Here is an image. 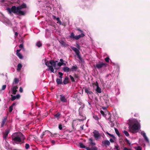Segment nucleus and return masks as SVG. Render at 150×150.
<instances>
[{"label": "nucleus", "mask_w": 150, "mask_h": 150, "mask_svg": "<svg viewBox=\"0 0 150 150\" xmlns=\"http://www.w3.org/2000/svg\"><path fill=\"white\" fill-rule=\"evenodd\" d=\"M21 50V49H19V50H17L16 54L19 53V52H20Z\"/></svg>", "instance_id": "nucleus-59"}, {"label": "nucleus", "mask_w": 150, "mask_h": 150, "mask_svg": "<svg viewBox=\"0 0 150 150\" xmlns=\"http://www.w3.org/2000/svg\"><path fill=\"white\" fill-rule=\"evenodd\" d=\"M93 136L95 138L98 139L100 137V134L99 132L97 130H95L93 132Z\"/></svg>", "instance_id": "nucleus-10"}, {"label": "nucleus", "mask_w": 150, "mask_h": 150, "mask_svg": "<svg viewBox=\"0 0 150 150\" xmlns=\"http://www.w3.org/2000/svg\"><path fill=\"white\" fill-rule=\"evenodd\" d=\"M57 61L51 60L49 62L47 61L45 62V65L48 67L49 69L52 72L54 73V67L55 69L56 67V62Z\"/></svg>", "instance_id": "nucleus-4"}, {"label": "nucleus", "mask_w": 150, "mask_h": 150, "mask_svg": "<svg viewBox=\"0 0 150 150\" xmlns=\"http://www.w3.org/2000/svg\"><path fill=\"white\" fill-rule=\"evenodd\" d=\"M110 141L111 142H114L113 140L112 139H110Z\"/></svg>", "instance_id": "nucleus-64"}, {"label": "nucleus", "mask_w": 150, "mask_h": 150, "mask_svg": "<svg viewBox=\"0 0 150 150\" xmlns=\"http://www.w3.org/2000/svg\"><path fill=\"white\" fill-rule=\"evenodd\" d=\"M63 83L64 85L67 84L69 83V78L68 77L66 76L65 78Z\"/></svg>", "instance_id": "nucleus-17"}, {"label": "nucleus", "mask_w": 150, "mask_h": 150, "mask_svg": "<svg viewBox=\"0 0 150 150\" xmlns=\"http://www.w3.org/2000/svg\"><path fill=\"white\" fill-rule=\"evenodd\" d=\"M42 45V43L40 42H38V47H40Z\"/></svg>", "instance_id": "nucleus-48"}, {"label": "nucleus", "mask_w": 150, "mask_h": 150, "mask_svg": "<svg viewBox=\"0 0 150 150\" xmlns=\"http://www.w3.org/2000/svg\"><path fill=\"white\" fill-rule=\"evenodd\" d=\"M85 36V35L83 33H81V34L75 36L73 32L71 33L69 37L74 40H78L80 38H82Z\"/></svg>", "instance_id": "nucleus-5"}, {"label": "nucleus", "mask_w": 150, "mask_h": 150, "mask_svg": "<svg viewBox=\"0 0 150 150\" xmlns=\"http://www.w3.org/2000/svg\"><path fill=\"white\" fill-rule=\"evenodd\" d=\"M110 144V142L108 140H105L103 141L102 142V146H105L107 147V146H109Z\"/></svg>", "instance_id": "nucleus-9"}, {"label": "nucleus", "mask_w": 150, "mask_h": 150, "mask_svg": "<svg viewBox=\"0 0 150 150\" xmlns=\"http://www.w3.org/2000/svg\"><path fill=\"white\" fill-rule=\"evenodd\" d=\"M83 125L81 126H80V128L82 130H83Z\"/></svg>", "instance_id": "nucleus-63"}, {"label": "nucleus", "mask_w": 150, "mask_h": 150, "mask_svg": "<svg viewBox=\"0 0 150 150\" xmlns=\"http://www.w3.org/2000/svg\"><path fill=\"white\" fill-rule=\"evenodd\" d=\"M6 87V85H4L2 86L1 88L0 89V93H2V91L5 90Z\"/></svg>", "instance_id": "nucleus-23"}, {"label": "nucleus", "mask_w": 150, "mask_h": 150, "mask_svg": "<svg viewBox=\"0 0 150 150\" xmlns=\"http://www.w3.org/2000/svg\"><path fill=\"white\" fill-rule=\"evenodd\" d=\"M18 89V87L17 85H12L11 88V90L12 93L13 94H16L17 91V89Z\"/></svg>", "instance_id": "nucleus-7"}, {"label": "nucleus", "mask_w": 150, "mask_h": 150, "mask_svg": "<svg viewBox=\"0 0 150 150\" xmlns=\"http://www.w3.org/2000/svg\"><path fill=\"white\" fill-rule=\"evenodd\" d=\"M19 91L21 93H22L23 92V89L21 87H20L19 88Z\"/></svg>", "instance_id": "nucleus-51"}, {"label": "nucleus", "mask_w": 150, "mask_h": 150, "mask_svg": "<svg viewBox=\"0 0 150 150\" xmlns=\"http://www.w3.org/2000/svg\"><path fill=\"white\" fill-rule=\"evenodd\" d=\"M63 70L64 72L67 73L70 71V69L67 67H64L63 68Z\"/></svg>", "instance_id": "nucleus-18"}, {"label": "nucleus", "mask_w": 150, "mask_h": 150, "mask_svg": "<svg viewBox=\"0 0 150 150\" xmlns=\"http://www.w3.org/2000/svg\"><path fill=\"white\" fill-rule=\"evenodd\" d=\"M16 99H19L20 97V95L19 94H17L16 96Z\"/></svg>", "instance_id": "nucleus-45"}, {"label": "nucleus", "mask_w": 150, "mask_h": 150, "mask_svg": "<svg viewBox=\"0 0 150 150\" xmlns=\"http://www.w3.org/2000/svg\"><path fill=\"white\" fill-rule=\"evenodd\" d=\"M107 134L108 135H109L111 137H113V138H115V137H114V136L113 134H110V133H108V132H107Z\"/></svg>", "instance_id": "nucleus-42"}, {"label": "nucleus", "mask_w": 150, "mask_h": 150, "mask_svg": "<svg viewBox=\"0 0 150 150\" xmlns=\"http://www.w3.org/2000/svg\"><path fill=\"white\" fill-rule=\"evenodd\" d=\"M89 140L90 141V142L89 143L90 145L89 147H91L93 146H95V145H96V143L93 142L92 138H90Z\"/></svg>", "instance_id": "nucleus-15"}, {"label": "nucleus", "mask_w": 150, "mask_h": 150, "mask_svg": "<svg viewBox=\"0 0 150 150\" xmlns=\"http://www.w3.org/2000/svg\"><path fill=\"white\" fill-rule=\"evenodd\" d=\"M16 55L20 59H22L23 58V56L20 53L17 54Z\"/></svg>", "instance_id": "nucleus-28"}, {"label": "nucleus", "mask_w": 150, "mask_h": 150, "mask_svg": "<svg viewBox=\"0 0 150 150\" xmlns=\"http://www.w3.org/2000/svg\"><path fill=\"white\" fill-rule=\"evenodd\" d=\"M44 133H45V134H52V133L50 132L49 131H48V130H47V131H46L45 132H44Z\"/></svg>", "instance_id": "nucleus-47"}, {"label": "nucleus", "mask_w": 150, "mask_h": 150, "mask_svg": "<svg viewBox=\"0 0 150 150\" xmlns=\"http://www.w3.org/2000/svg\"><path fill=\"white\" fill-rule=\"evenodd\" d=\"M59 129L60 130H62V125L61 124H59Z\"/></svg>", "instance_id": "nucleus-46"}, {"label": "nucleus", "mask_w": 150, "mask_h": 150, "mask_svg": "<svg viewBox=\"0 0 150 150\" xmlns=\"http://www.w3.org/2000/svg\"><path fill=\"white\" fill-rule=\"evenodd\" d=\"M95 85L96 86L97 88L96 90V91L98 93H101V89L99 87L97 81L95 83Z\"/></svg>", "instance_id": "nucleus-12"}, {"label": "nucleus", "mask_w": 150, "mask_h": 150, "mask_svg": "<svg viewBox=\"0 0 150 150\" xmlns=\"http://www.w3.org/2000/svg\"><path fill=\"white\" fill-rule=\"evenodd\" d=\"M9 133V130H7L5 131V132L3 133V138L4 139H6V138L8 134Z\"/></svg>", "instance_id": "nucleus-13"}, {"label": "nucleus", "mask_w": 150, "mask_h": 150, "mask_svg": "<svg viewBox=\"0 0 150 150\" xmlns=\"http://www.w3.org/2000/svg\"><path fill=\"white\" fill-rule=\"evenodd\" d=\"M6 119L7 117H4L2 120V123L1 125V127H3L4 126L6 121Z\"/></svg>", "instance_id": "nucleus-21"}, {"label": "nucleus", "mask_w": 150, "mask_h": 150, "mask_svg": "<svg viewBox=\"0 0 150 150\" xmlns=\"http://www.w3.org/2000/svg\"><path fill=\"white\" fill-rule=\"evenodd\" d=\"M76 55L77 56L78 58L79 59L81 60V57L80 55V54H77Z\"/></svg>", "instance_id": "nucleus-50"}, {"label": "nucleus", "mask_w": 150, "mask_h": 150, "mask_svg": "<svg viewBox=\"0 0 150 150\" xmlns=\"http://www.w3.org/2000/svg\"><path fill=\"white\" fill-rule=\"evenodd\" d=\"M22 67V65L21 64H19L17 66V70L19 71L21 69Z\"/></svg>", "instance_id": "nucleus-26"}, {"label": "nucleus", "mask_w": 150, "mask_h": 150, "mask_svg": "<svg viewBox=\"0 0 150 150\" xmlns=\"http://www.w3.org/2000/svg\"><path fill=\"white\" fill-rule=\"evenodd\" d=\"M30 147L29 145L28 144H25V148L26 149H28Z\"/></svg>", "instance_id": "nucleus-40"}, {"label": "nucleus", "mask_w": 150, "mask_h": 150, "mask_svg": "<svg viewBox=\"0 0 150 150\" xmlns=\"http://www.w3.org/2000/svg\"><path fill=\"white\" fill-rule=\"evenodd\" d=\"M123 150H132L131 149H128L126 147H124Z\"/></svg>", "instance_id": "nucleus-54"}, {"label": "nucleus", "mask_w": 150, "mask_h": 150, "mask_svg": "<svg viewBox=\"0 0 150 150\" xmlns=\"http://www.w3.org/2000/svg\"><path fill=\"white\" fill-rule=\"evenodd\" d=\"M17 99L16 96L11 95V100L12 101H13L15 99Z\"/></svg>", "instance_id": "nucleus-31"}, {"label": "nucleus", "mask_w": 150, "mask_h": 150, "mask_svg": "<svg viewBox=\"0 0 150 150\" xmlns=\"http://www.w3.org/2000/svg\"><path fill=\"white\" fill-rule=\"evenodd\" d=\"M79 146L81 148H85L87 150H97L98 148L95 146H93L91 147H86L83 143H79Z\"/></svg>", "instance_id": "nucleus-6"}, {"label": "nucleus", "mask_w": 150, "mask_h": 150, "mask_svg": "<svg viewBox=\"0 0 150 150\" xmlns=\"http://www.w3.org/2000/svg\"><path fill=\"white\" fill-rule=\"evenodd\" d=\"M19 81L18 79L16 78H15L13 80V81L12 84V85H17V84L19 82Z\"/></svg>", "instance_id": "nucleus-16"}, {"label": "nucleus", "mask_w": 150, "mask_h": 150, "mask_svg": "<svg viewBox=\"0 0 150 150\" xmlns=\"http://www.w3.org/2000/svg\"><path fill=\"white\" fill-rule=\"evenodd\" d=\"M128 124L129 125L128 128L130 132L133 133L135 132L134 131L138 130L140 126V125L139 124L138 122L137 123L134 124L133 121L131 120H129Z\"/></svg>", "instance_id": "nucleus-3"}, {"label": "nucleus", "mask_w": 150, "mask_h": 150, "mask_svg": "<svg viewBox=\"0 0 150 150\" xmlns=\"http://www.w3.org/2000/svg\"><path fill=\"white\" fill-rule=\"evenodd\" d=\"M78 68L76 65L72 66L70 69V71H76L78 69Z\"/></svg>", "instance_id": "nucleus-19"}, {"label": "nucleus", "mask_w": 150, "mask_h": 150, "mask_svg": "<svg viewBox=\"0 0 150 150\" xmlns=\"http://www.w3.org/2000/svg\"><path fill=\"white\" fill-rule=\"evenodd\" d=\"M60 61L61 62H64V61L62 59H60Z\"/></svg>", "instance_id": "nucleus-61"}, {"label": "nucleus", "mask_w": 150, "mask_h": 150, "mask_svg": "<svg viewBox=\"0 0 150 150\" xmlns=\"http://www.w3.org/2000/svg\"><path fill=\"white\" fill-rule=\"evenodd\" d=\"M69 76L70 78V79L71 80V81L72 82H75V80L74 78V77L71 75H70Z\"/></svg>", "instance_id": "nucleus-34"}, {"label": "nucleus", "mask_w": 150, "mask_h": 150, "mask_svg": "<svg viewBox=\"0 0 150 150\" xmlns=\"http://www.w3.org/2000/svg\"><path fill=\"white\" fill-rule=\"evenodd\" d=\"M135 149L136 150H142V148L139 146L135 147Z\"/></svg>", "instance_id": "nucleus-35"}, {"label": "nucleus", "mask_w": 150, "mask_h": 150, "mask_svg": "<svg viewBox=\"0 0 150 150\" xmlns=\"http://www.w3.org/2000/svg\"><path fill=\"white\" fill-rule=\"evenodd\" d=\"M61 43L62 45L64 47H66L67 46V45L64 41H62L61 42Z\"/></svg>", "instance_id": "nucleus-33"}, {"label": "nucleus", "mask_w": 150, "mask_h": 150, "mask_svg": "<svg viewBox=\"0 0 150 150\" xmlns=\"http://www.w3.org/2000/svg\"><path fill=\"white\" fill-rule=\"evenodd\" d=\"M60 100L61 101L63 102H67V99L65 98V97L63 95H60Z\"/></svg>", "instance_id": "nucleus-14"}, {"label": "nucleus", "mask_w": 150, "mask_h": 150, "mask_svg": "<svg viewBox=\"0 0 150 150\" xmlns=\"http://www.w3.org/2000/svg\"><path fill=\"white\" fill-rule=\"evenodd\" d=\"M123 132L126 136L128 137L129 136V133L127 131L124 130L123 131Z\"/></svg>", "instance_id": "nucleus-30"}, {"label": "nucleus", "mask_w": 150, "mask_h": 150, "mask_svg": "<svg viewBox=\"0 0 150 150\" xmlns=\"http://www.w3.org/2000/svg\"><path fill=\"white\" fill-rule=\"evenodd\" d=\"M110 59L109 57H107L105 58V60L106 62H109Z\"/></svg>", "instance_id": "nucleus-41"}, {"label": "nucleus", "mask_w": 150, "mask_h": 150, "mask_svg": "<svg viewBox=\"0 0 150 150\" xmlns=\"http://www.w3.org/2000/svg\"><path fill=\"white\" fill-rule=\"evenodd\" d=\"M104 101L106 104H107V102H108V100H107L106 99L105 100L104 99Z\"/></svg>", "instance_id": "nucleus-60"}, {"label": "nucleus", "mask_w": 150, "mask_h": 150, "mask_svg": "<svg viewBox=\"0 0 150 150\" xmlns=\"http://www.w3.org/2000/svg\"><path fill=\"white\" fill-rule=\"evenodd\" d=\"M15 103H13L10 106L9 109V112H11L13 109V106L15 105Z\"/></svg>", "instance_id": "nucleus-24"}, {"label": "nucleus", "mask_w": 150, "mask_h": 150, "mask_svg": "<svg viewBox=\"0 0 150 150\" xmlns=\"http://www.w3.org/2000/svg\"><path fill=\"white\" fill-rule=\"evenodd\" d=\"M26 7V4L23 3L17 7L15 6H13L11 8H8L6 9V10L10 14L13 12L19 15H24L26 13V12L25 11H22L21 10Z\"/></svg>", "instance_id": "nucleus-1"}, {"label": "nucleus", "mask_w": 150, "mask_h": 150, "mask_svg": "<svg viewBox=\"0 0 150 150\" xmlns=\"http://www.w3.org/2000/svg\"><path fill=\"white\" fill-rule=\"evenodd\" d=\"M19 47L20 48H23V44H21L19 45Z\"/></svg>", "instance_id": "nucleus-55"}, {"label": "nucleus", "mask_w": 150, "mask_h": 150, "mask_svg": "<svg viewBox=\"0 0 150 150\" xmlns=\"http://www.w3.org/2000/svg\"><path fill=\"white\" fill-rule=\"evenodd\" d=\"M74 77L75 78H78L79 77V76L78 75L75 74L74 75Z\"/></svg>", "instance_id": "nucleus-53"}, {"label": "nucleus", "mask_w": 150, "mask_h": 150, "mask_svg": "<svg viewBox=\"0 0 150 150\" xmlns=\"http://www.w3.org/2000/svg\"><path fill=\"white\" fill-rule=\"evenodd\" d=\"M57 65L58 66L61 67L63 65H65L66 64L63 62H59L58 63Z\"/></svg>", "instance_id": "nucleus-32"}, {"label": "nucleus", "mask_w": 150, "mask_h": 150, "mask_svg": "<svg viewBox=\"0 0 150 150\" xmlns=\"http://www.w3.org/2000/svg\"><path fill=\"white\" fill-rule=\"evenodd\" d=\"M144 138L145 140L146 141V142H147L148 143L149 142V140L148 139V138L146 136L144 137Z\"/></svg>", "instance_id": "nucleus-43"}, {"label": "nucleus", "mask_w": 150, "mask_h": 150, "mask_svg": "<svg viewBox=\"0 0 150 150\" xmlns=\"http://www.w3.org/2000/svg\"><path fill=\"white\" fill-rule=\"evenodd\" d=\"M93 117L96 120H98L99 119L97 115H95L93 116Z\"/></svg>", "instance_id": "nucleus-44"}, {"label": "nucleus", "mask_w": 150, "mask_h": 150, "mask_svg": "<svg viewBox=\"0 0 150 150\" xmlns=\"http://www.w3.org/2000/svg\"><path fill=\"white\" fill-rule=\"evenodd\" d=\"M115 133H116V134L119 136V137H120V133L119 132V131L117 130V129L116 128H115Z\"/></svg>", "instance_id": "nucleus-27"}, {"label": "nucleus", "mask_w": 150, "mask_h": 150, "mask_svg": "<svg viewBox=\"0 0 150 150\" xmlns=\"http://www.w3.org/2000/svg\"><path fill=\"white\" fill-rule=\"evenodd\" d=\"M57 84L58 85L62 84L63 82H62V79L57 78L56 80Z\"/></svg>", "instance_id": "nucleus-22"}, {"label": "nucleus", "mask_w": 150, "mask_h": 150, "mask_svg": "<svg viewBox=\"0 0 150 150\" xmlns=\"http://www.w3.org/2000/svg\"><path fill=\"white\" fill-rule=\"evenodd\" d=\"M100 113L104 117H105L106 115L105 114V113L103 111L101 110L100 111Z\"/></svg>", "instance_id": "nucleus-37"}, {"label": "nucleus", "mask_w": 150, "mask_h": 150, "mask_svg": "<svg viewBox=\"0 0 150 150\" xmlns=\"http://www.w3.org/2000/svg\"><path fill=\"white\" fill-rule=\"evenodd\" d=\"M115 148L116 149H117V150L120 149V148L118 145L115 146Z\"/></svg>", "instance_id": "nucleus-52"}, {"label": "nucleus", "mask_w": 150, "mask_h": 150, "mask_svg": "<svg viewBox=\"0 0 150 150\" xmlns=\"http://www.w3.org/2000/svg\"><path fill=\"white\" fill-rule=\"evenodd\" d=\"M85 92L90 95L93 96V93L91 91H90L89 88H86L84 89Z\"/></svg>", "instance_id": "nucleus-11"}, {"label": "nucleus", "mask_w": 150, "mask_h": 150, "mask_svg": "<svg viewBox=\"0 0 150 150\" xmlns=\"http://www.w3.org/2000/svg\"><path fill=\"white\" fill-rule=\"evenodd\" d=\"M77 30L79 31H80L81 33H82L83 32V31L81 30L79 28H78Z\"/></svg>", "instance_id": "nucleus-57"}, {"label": "nucleus", "mask_w": 150, "mask_h": 150, "mask_svg": "<svg viewBox=\"0 0 150 150\" xmlns=\"http://www.w3.org/2000/svg\"><path fill=\"white\" fill-rule=\"evenodd\" d=\"M71 49L75 52L76 55L77 54H80V52L79 50L76 48L73 47L71 48Z\"/></svg>", "instance_id": "nucleus-20"}, {"label": "nucleus", "mask_w": 150, "mask_h": 150, "mask_svg": "<svg viewBox=\"0 0 150 150\" xmlns=\"http://www.w3.org/2000/svg\"><path fill=\"white\" fill-rule=\"evenodd\" d=\"M106 66V64L105 63H100L99 64H96V67L98 69H100L103 67H105Z\"/></svg>", "instance_id": "nucleus-8"}, {"label": "nucleus", "mask_w": 150, "mask_h": 150, "mask_svg": "<svg viewBox=\"0 0 150 150\" xmlns=\"http://www.w3.org/2000/svg\"><path fill=\"white\" fill-rule=\"evenodd\" d=\"M108 115H109V117L108 118V120L110 122L112 123V121H114V120H112V119L111 118V115L110 112L109 113Z\"/></svg>", "instance_id": "nucleus-25"}, {"label": "nucleus", "mask_w": 150, "mask_h": 150, "mask_svg": "<svg viewBox=\"0 0 150 150\" xmlns=\"http://www.w3.org/2000/svg\"><path fill=\"white\" fill-rule=\"evenodd\" d=\"M61 115V114L60 112H58L56 114H55L54 115V117L56 118H59L60 115Z\"/></svg>", "instance_id": "nucleus-29"}, {"label": "nucleus", "mask_w": 150, "mask_h": 150, "mask_svg": "<svg viewBox=\"0 0 150 150\" xmlns=\"http://www.w3.org/2000/svg\"><path fill=\"white\" fill-rule=\"evenodd\" d=\"M85 118H84L83 119H78L77 120L79 122H81L82 121H83L84 120V119H85Z\"/></svg>", "instance_id": "nucleus-58"}, {"label": "nucleus", "mask_w": 150, "mask_h": 150, "mask_svg": "<svg viewBox=\"0 0 150 150\" xmlns=\"http://www.w3.org/2000/svg\"><path fill=\"white\" fill-rule=\"evenodd\" d=\"M113 122H114V121H112V123L110 122V123H111L110 126L111 127H113L114 125V124L113 123Z\"/></svg>", "instance_id": "nucleus-49"}, {"label": "nucleus", "mask_w": 150, "mask_h": 150, "mask_svg": "<svg viewBox=\"0 0 150 150\" xmlns=\"http://www.w3.org/2000/svg\"><path fill=\"white\" fill-rule=\"evenodd\" d=\"M12 140L16 143L18 144L23 141L25 137L23 134L20 132L13 133L11 136Z\"/></svg>", "instance_id": "nucleus-2"}, {"label": "nucleus", "mask_w": 150, "mask_h": 150, "mask_svg": "<svg viewBox=\"0 0 150 150\" xmlns=\"http://www.w3.org/2000/svg\"><path fill=\"white\" fill-rule=\"evenodd\" d=\"M141 134L144 137L146 136V133L144 132H141Z\"/></svg>", "instance_id": "nucleus-38"}, {"label": "nucleus", "mask_w": 150, "mask_h": 150, "mask_svg": "<svg viewBox=\"0 0 150 150\" xmlns=\"http://www.w3.org/2000/svg\"><path fill=\"white\" fill-rule=\"evenodd\" d=\"M76 47L78 49H79L80 48V46L78 44H77L76 45Z\"/></svg>", "instance_id": "nucleus-62"}, {"label": "nucleus", "mask_w": 150, "mask_h": 150, "mask_svg": "<svg viewBox=\"0 0 150 150\" xmlns=\"http://www.w3.org/2000/svg\"><path fill=\"white\" fill-rule=\"evenodd\" d=\"M125 141L126 143L129 145H130L131 144V143L129 142V141L126 138L125 139Z\"/></svg>", "instance_id": "nucleus-36"}, {"label": "nucleus", "mask_w": 150, "mask_h": 150, "mask_svg": "<svg viewBox=\"0 0 150 150\" xmlns=\"http://www.w3.org/2000/svg\"><path fill=\"white\" fill-rule=\"evenodd\" d=\"M58 74L60 76H63V73H62V72H58Z\"/></svg>", "instance_id": "nucleus-56"}, {"label": "nucleus", "mask_w": 150, "mask_h": 150, "mask_svg": "<svg viewBox=\"0 0 150 150\" xmlns=\"http://www.w3.org/2000/svg\"><path fill=\"white\" fill-rule=\"evenodd\" d=\"M56 19L57 21V23H59L60 24H61V21L60 20L59 18V17L57 18Z\"/></svg>", "instance_id": "nucleus-39"}]
</instances>
